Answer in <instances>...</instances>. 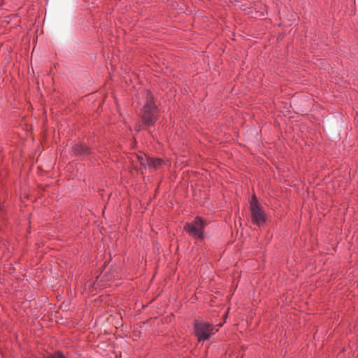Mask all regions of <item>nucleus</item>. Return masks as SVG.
Instances as JSON below:
<instances>
[{
    "label": "nucleus",
    "instance_id": "f257e3e1",
    "mask_svg": "<svg viewBox=\"0 0 358 358\" xmlns=\"http://www.w3.org/2000/svg\"><path fill=\"white\" fill-rule=\"evenodd\" d=\"M153 96L149 92L146 94V103L143 107L141 119L145 125H152L156 121L157 108L152 103Z\"/></svg>",
    "mask_w": 358,
    "mask_h": 358
},
{
    "label": "nucleus",
    "instance_id": "f03ea898",
    "mask_svg": "<svg viewBox=\"0 0 358 358\" xmlns=\"http://www.w3.org/2000/svg\"><path fill=\"white\" fill-rule=\"evenodd\" d=\"M206 223L200 217L196 218L193 222L186 223L185 229L194 238L201 240L203 238V228Z\"/></svg>",
    "mask_w": 358,
    "mask_h": 358
},
{
    "label": "nucleus",
    "instance_id": "7ed1b4c3",
    "mask_svg": "<svg viewBox=\"0 0 358 358\" xmlns=\"http://www.w3.org/2000/svg\"><path fill=\"white\" fill-rule=\"evenodd\" d=\"M250 211L252 222L254 224L260 226L265 222L266 214L262 208L257 204L255 196H253L250 203Z\"/></svg>",
    "mask_w": 358,
    "mask_h": 358
},
{
    "label": "nucleus",
    "instance_id": "20e7f679",
    "mask_svg": "<svg viewBox=\"0 0 358 358\" xmlns=\"http://www.w3.org/2000/svg\"><path fill=\"white\" fill-rule=\"evenodd\" d=\"M213 325L207 322L196 321L194 324L195 334L199 341L208 339L213 334Z\"/></svg>",
    "mask_w": 358,
    "mask_h": 358
},
{
    "label": "nucleus",
    "instance_id": "39448f33",
    "mask_svg": "<svg viewBox=\"0 0 358 358\" xmlns=\"http://www.w3.org/2000/svg\"><path fill=\"white\" fill-rule=\"evenodd\" d=\"M162 164V161L160 159H150L148 161V167L150 169H157Z\"/></svg>",
    "mask_w": 358,
    "mask_h": 358
},
{
    "label": "nucleus",
    "instance_id": "423d86ee",
    "mask_svg": "<svg viewBox=\"0 0 358 358\" xmlns=\"http://www.w3.org/2000/svg\"><path fill=\"white\" fill-rule=\"evenodd\" d=\"M74 152L76 155H83V154H87L88 153V148L84 145H76L73 147Z\"/></svg>",
    "mask_w": 358,
    "mask_h": 358
},
{
    "label": "nucleus",
    "instance_id": "0eeeda50",
    "mask_svg": "<svg viewBox=\"0 0 358 358\" xmlns=\"http://www.w3.org/2000/svg\"><path fill=\"white\" fill-rule=\"evenodd\" d=\"M136 158H137L138 161L139 162V163L141 164V165H142L145 167L148 166V161H150V159L144 155H137Z\"/></svg>",
    "mask_w": 358,
    "mask_h": 358
}]
</instances>
